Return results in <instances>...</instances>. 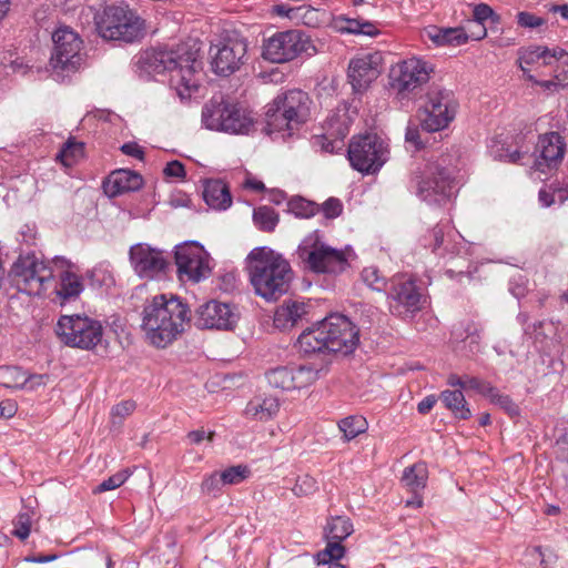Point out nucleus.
I'll return each instance as SVG.
<instances>
[{"label":"nucleus","mask_w":568,"mask_h":568,"mask_svg":"<svg viewBox=\"0 0 568 568\" xmlns=\"http://www.w3.org/2000/svg\"><path fill=\"white\" fill-rule=\"evenodd\" d=\"M133 64L140 75L174 72L171 85L181 100L189 99L199 89L200 82L195 74L201 63L197 61V50L191 49L187 44H180L170 50L146 49L134 57Z\"/></svg>","instance_id":"nucleus-1"},{"label":"nucleus","mask_w":568,"mask_h":568,"mask_svg":"<svg viewBox=\"0 0 568 568\" xmlns=\"http://www.w3.org/2000/svg\"><path fill=\"white\" fill-rule=\"evenodd\" d=\"M190 320L191 311L181 298L160 294L145 303L141 329L150 345L164 348L182 335Z\"/></svg>","instance_id":"nucleus-2"},{"label":"nucleus","mask_w":568,"mask_h":568,"mask_svg":"<svg viewBox=\"0 0 568 568\" xmlns=\"http://www.w3.org/2000/svg\"><path fill=\"white\" fill-rule=\"evenodd\" d=\"M9 276L19 291L29 295H42L52 287L51 301L63 306L71 297V271L48 267L34 254L20 255Z\"/></svg>","instance_id":"nucleus-3"},{"label":"nucleus","mask_w":568,"mask_h":568,"mask_svg":"<svg viewBox=\"0 0 568 568\" xmlns=\"http://www.w3.org/2000/svg\"><path fill=\"white\" fill-rule=\"evenodd\" d=\"M358 342V329L349 318L342 314H331L306 328L297 338V347L304 355L349 354Z\"/></svg>","instance_id":"nucleus-4"},{"label":"nucleus","mask_w":568,"mask_h":568,"mask_svg":"<svg viewBox=\"0 0 568 568\" xmlns=\"http://www.w3.org/2000/svg\"><path fill=\"white\" fill-rule=\"evenodd\" d=\"M246 271L255 293L266 301H276L287 293L293 280L290 263L266 246L255 247L250 252Z\"/></svg>","instance_id":"nucleus-5"},{"label":"nucleus","mask_w":568,"mask_h":568,"mask_svg":"<svg viewBox=\"0 0 568 568\" xmlns=\"http://www.w3.org/2000/svg\"><path fill=\"white\" fill-rule=\"evenodd\" d=\"M518 65L525 78L550 92L568 88V52L544 45H529L518 51Z\"/></svg>","instance_id":"nucleus-6"},{"label":"nucleus","mask_w":568,"mask_h":568,"mask_svg":"<svg viewBox=\"0 0 568 568\" xmlns=\"http://www.w3.org/2000/svg\"><path fill=\"white\" fill-rule=\"evenodd\" d=\"M87 16L95 20V28L104 40L133 43L144 37V20L126 4L105 8L99 19L93 8L89 7Z\"/></svg>","instance_id":"nucleus-7"},{"label":"nucleus","mask_w":568,"mask_h":568,"mask_svg":"<svg viewBox=\"0 0 568 568\" xmlns=\"http://www.w3.org/2000/svg\"><path fill=\"white\" fill-rule=\"evenodd\" d=\"M202 123L212 131L248 134L255 120L252 112L241 104L213 98L202 109Z\"/></svg>","instance_id":"nucleus-8"},{"label":"nucleus","mask_w":568,"mask_h":568,"mask_svg":"<svg viewBox=\"0 0 568 568\" xmlns=\"http://www.w3.org/2000/svg\"><path fill=\"white\" fill-rule=\"evenodd\" d=\"M410 189L429 205H442L452 196L453 180L446 168L427 162L412 173Z\"/></svg>","instance_id":"nucleus-9"},{"label":"nucleus","mask_w":568,"mask_h":568,"mask_svg":"<svg viewBox=\"0 0 568 568\" xmlns=\"http://www.w3.org/2000/svg\"><path fill=\"white\" fill-rule=\"evenodd\" d=\"M296 253L304 267L314 273L339 274L349 266L346 253L322 242L317 233L306 236Z\"/></svg>","instance_id":"nucleus-10"},{"label":"nucleus","mask_w":568,"mask_h":568,"mask_svg":"<svg viewBox=\"0 0 568 568\" xmlns=\"http://www.w3.org/2000/svg\"><path fill=\"white\" fill-rule=\"evenodd\" d=\"M434 67L430 62L410 57L390 69V85L400 99L416 95L429 81Z\"/></svg>","instance_id":"nucleus-11"},{"label":"nucleus","mask_w":568,"mask_h":568,"mask_svg":"<svg viewBox=\"0 0 568 568\" xmlns=\"http://www.w3.org/2000/svg\"><path fill=\"white\" fill-rule=\"evenodd\" d=\"M315 47L311 38L301 30L292 29L274 33L263 43L262 55L273 63L294 60L302 53L311 54Z\"/></svg>","instance_id":"nucleus-12"},{"label":"nucleus","mask_w":568,"mask_h":568,"mask_svg":"<svg viewBox=\"0 0 568 568\" xmlns=\"http://www.w3.org/2000/svg\"><path fill=\"white\" fill-rule=\"evenodd\" d=\"M351 165L361 173H375L387 161L388 149L376 134L354 136L348 145Z\"/></svg>","instance_id":"nucleus-13"},{"label":"nucleus","mask_w":568,"mask_h":568,"mask_svg":"<svg viewBox=\"0 0 568 568\" xmlns=\"http://www.w3.org/2000/svg\"><path fill=\"white\" fill-rule=\"evenodd\" d=\"M174 261L178 277L182 282L199 283L212 273L211 257L196 241H187L175 246Z\"/></svg>","instance_id":"nucleus-14"},{"label":"nucleus","mask_w":568,"mask_h":568,"mask_svg":"<svg viewBox=\"0 0 568 568\" xmlns=\"http://www.w3.org/2000/svg\"><path fill=\"white\" fill-rule=\"evenodd\" d=\"M456 109L457 102L450 91H432L420 115L422 128L427 132L447 128L455 118Z\"/></svg>","instance_id":"nucleus-15"},{"label":"nucleus","mask_w":568,"mask_h":568,"mask_svg":"<svg viewBox=\"0 0 568 568\" xmlns=\"http://www.w3.org/2000/svg\"><path fill=\"white\" fill-rule=\"evenodd\" d=\"M212 67L216 74L227 77L237 71L244 63L247 41L236 34L225 38L211 47Z\"/></svg>","instance_id":"nucleus-16"},{"label":"nucleus","mask_w":568,"mask_h":568,"mask_svg":"<svg viewBox=\"0 0 568 568\" xmlns=\"http://www.w3.org/2000/svg\"><path fill=\"white\" fill-rule=\"evenodd\" d=\"M130 263L141 278L153 280L164 273L169 261L164 253L149 244L132 245L129 251Z\"/></svg>","instance_id":"nucleus-17"},{"label":"nucleus","mask_w":568,"mask_h":568,"mask_svg":"<svg viewBox=\"0 0 568 568\" xmlns=\"http://www.w3.org/2000/svg\"><path fill=\"white\" fill-rule=\"evenodd\" d=\"M389 308L397 316H408L420 310L422 294L415 282L404 276L392 281Z\"/></svg>","instance_id":"nucleus-18"},{"label":"nucleus","mask_w":568,"mask_h":568,"mask_svg":"<svg viewBox=\"0 0 568 568\" xmlns=\"http://www.w3.org/2000/svg\"><path fill=\"white\" fill-rule=\"evenodd\" d=\"M53 51L50 59L51 77L58 82L69 79L71 72V30L60 27L52 33Z\"/></svg>","instance_id":"nucleus-19"},{"label":"nucleus","mask_w":568,"mask_h":568,"mask_svg":"<svg viewBox=\"0 0 568 568\" xmlns=\"http://www.w3.org/2000/svg\"><path fill=\"white\" fill-rule=\"evenodd\" d=\"M237 315L231 306L217 301H210L196 311V325L203 328L232 329Z\"/></svg>","instance_id":"nucleus-20"},{"label":"nucleus","mask_w":568,"mask_h":568,"mask_svg":"<svg viewBox=\"0 0 568 568\" xmlns=\"http://www.w3.org/2000/svg\"><path fill=\"white\" fill-rule=\"evenodd\" d=\"M381 57L378 54H363L351 60L348 64V80L355 92L365 91L381 74Z\"/></svg>","instance_id":"nucleus-21"},{"label":"nucleus","mask_w":568,"mask_h":568,"mask_svg":"<svg viewBox=\"0 0 568 568\" xmlns=\"http://www.w3.org/2000/svg\"><path fill=\"white\" fill-rule=\"evenodd\" d=\"M273 104L282 111V115L288 120L287 123H295L297 128L310 116L311 100L302 90H290L278 95Z\"/></svg>","instance_id":"nucleus-22"},{"label":"nucleus","mask_w":568,"mask_h":568,"mask_svg":"<svg viewBox=\"0 0 568 568\" xmlns=\"http://www.w3.org/2000/svg\"><path fill=\"white\" fill-rule=\"evenodd\" d=\"M565 148V139L558 132L541 135L536 146L538 158L535 161V170L546 173L547 169L556 166L564 158Z\"/></svg>","instance_id":"nucleus-23"},{"label":"nucleus","mask_w":568,"mask_h":568,"mask_svg":"<svg viewBox=\"0 0 568 568\" xmlns=\"http://www.w3.org/2000/svg\"><path fill=\"white\" fill-rule=\"evenodd\" d=\"M102 335L103 327L100 321L73 314V347L92 349L102 341Z\"/></svg>","instance_id":"nucleus-24"},{"label":"nucleus","mask_w":568,"mask_h":568,"mask_svg":"<svg viewBox=\"0 0 568 568\" xmlns=\"http://www.w3.org/2000/svg\"><path fill=\"white\" fill-rule=\"evenodd\" d=\"M142 185L143 179L139 173L119 169L109 174L102 183V189L106 196L115 197L126 192L138 191Z\"/></svg>","instance_id":"nucleus-25"},{"label":"nucleus","mask_w":568,"mask_h":568,"mask_svg":"<svg viewBox=\"0 0 568 568\" xmlns=\"http://www.w3.org/2000/svg\"><path fill=\"white\" fill-rule=\"evenodd\" d=\"M450 342L454 349L468 356L479 351L480 327L474 322L456 325L452 331Z\"/></svg>","instance_id":"nucleus-26"},{"label":"nucleus","mask_w":568,"mask_h":568,"mask_svg":"<svg viewBox=\"0 0 568 568\" xmlns=\"http://www.w3.org/2000/svg\"><path fill=\"white\" fill-rule=\"evenodd\" d=\"M308 313V305L301 300H286L275 311L274 325L280 329L294 327Z\"/></svg>","instance_id":"nucleus-27"},{"label":"nucleus","mask_w":568,"mask_h":568,"mask_svg":"<svg viewBox=\"0 0 568 568\" xmlns=\"http://www.w3.org/2000/svg\"><path fill=\"white\" fill-rule=\"evenodd\" d=\"M280 410V402L275 396L256 395L244 409L246 418L258 422H267L274 418Z\"/></svg>","instance_id":"nucleus-28"},{"label":"nucleus","mask_w":568,"mask_h":568,"mask_svg":"<svg viewBox=\"0 0 568 568\" xmlns=\"http://www.w3.org/2000/svg\"><path fill=\"white\" fill-rule=\"evenodd\" d=\"M84 282L93 288H100L113 284V276L102 266L88 270L83 276L73 273V301L83 292Z\"/></svg>","instance_id":"nucleus-29"},{"label":"nucleus","mask_w":568,"mask_h":568,"mask_svg":"<svg viewBox=\"0 0 568 568\" xmlns=\"http://www.w3.org/2000/svg\"><path fill=\"white\" fill-rule=\"evenodd\" d=\"M203 199L214 210H226L232 204L230 190L221 180H209L205 182Z\"/></svg>","instance_id":"nucleus-30"},{"label":"nucleus","mask_w":568,"mask_h":568,"mask_svg":"<svg viewBox=\"0 0 568 568\" xmlns=\"http://www.w3.org/2000/svg\"><path fill=\"white\" fill-rule=\"evenodd\" d=\"M288 120L282 115V111L274 106L272 103L268 105L266 111V125L264 128V132L276 139L278 135L282 139L291 136L293 131L297 129L295 123H286Z\"/></svg>","instance_id":"nucleus-31"},{"label":"nucleus","mask_w":568,"mask_h":568,"mask_svg":"<svg viewBox=\"0 0 568 568\" xmlns=\"http://www.w3.org/2000/svg\"><path fill=\"white\" fill-rule=\"evenodd\" d=\"M427 37L439 47H458L465 44L469 36L464 28H436L430 27L426 30Z\"/></svg>","instance_id":"nucleus-32"},{"label":"nucleus","mask_w":568,"mask_h":568,"mask_svg":"<svg viewBox=\"0 0 568 568\" xmlns=\"http://www.w3.org/2000/svg\"><path fill=\"white\" fill-rule=\"evenodd\" d=\"M453 235L454 232L448 224H438L425 236L424 245L430 246L432 251L440 256H444L446 253L454 254V246L450 245V240L446 239Z\"/></svg>","instance_id":"nucleus-33"},{"label":"nucleus","mask_w":568,"mask_h":568,"mask_svg":"<svg viewBox=\"0 0 568 568\" xmlns=\"http://www.w3.org/2000/svg\"><path fill=\"white\" fill-rule=\"evenodd\" d=\"M73 562L77 568H111V557L99 549H84L73 551Z\"/></svg>","instance_id":"nucleus-34"},{"label":"nucleus","mask_w":568,"mask_h":568,"mask_svg":"<svg viewBox=\"0 0 568 568\" xmlns=\"http://www.w3.org/2000/svg\"><path fill=\"white\" fill-rule=\"evenodd\" d=\"M444 406L449 409L456 418L469 419L471 412L460 389H445L439 395Z\"/></svg>","instance_id":"nucleus-35"},{"label":"nucleus","mask_w":568,"mask_h":568,"mask_svg":"<svg viewBox=\"0 0 568 568\" xmlns=\"http://www.w3.org/2000/svg\"><path fill=\"white\" fill-rule=\"evenodd\" d=\"M427 479L428 469L423 462L406 467L402 476L404 486L414 494H418L426 487Z\"/></svg>","instance_id":"nucleus-36"},{"label":"nucleus","mask_w":568,"mask_h":568,"mask_svg":"<svg viewBox=\"0 0 568 568\" xmlns=\"http://www.w3.org/2000/svg\"><path fill=\"white\" fill-rule=\"evenodd\" d=\"M474 21L471 22L475 28H479L478 33H473L471 37L475 40H480L486 37L487 30L485 21L491 20L494 23H498L500 17L494 12V10L486 3H479L474 7L473 10Z\"/></svg>","instance_id":"nucleus-37"},{"label":"nucleus","mask_w":568,"mask_h":568,"mask_svg":"<svg viewBox=\"0 0 568 568\" xmlns=\"http://www.w3.org/2000/svg\"><path fill=\"white\" fill-rule=\"evenodd\" d=\"M353 524L347 517L336 516L327 521L325 536L327 540L343 541L353 532Z\"/></svg>","instance_id":"nucleus-38"},{"label":"nucleus","mask_w":568,"mask_h":568,"mask_svg":"<svg viewBox=\"0 0 568 568\" xmlns=\"http://www.w3.org/2000/svg\"><path fill=\"white\" fill-rule=\"evenodd\" d=\"M36 511L30 507H23L13 519V529L11 534L20 540H26L33 527L36 520Z\"/></svg>","instance_id":"nucleus-39"},{"label":"nucleus","mask_w":568,"mask_h":568,"mask_svg":"<svg viewBox=\"0 0 568 568\" xmlns=\"http://www.w3.org/2000/svg\"><path fill=\"white\" fill-rule=\"evenodd\" d=\"M338 428L343 433L344 439L349 442L365 433L368 428V424L363 416L352 415L339 420Z\"/></svg>","instance_id":"nucleus-40"},{"label":"nucleus","mask_w":568,"mask_h":568,"mask_svg":"<svg viewBox=\"0 0 568 568\" xmlns=\"http://www.w3.org/2000/svg\"><path fill=\"white\" fill-rule=\"evenodd\" d=\"M268 384L283 390L294 389L292 367H277L266 374Z\"/></svg>","instance_id":"nucleus-41"},{"label":"nucleus","mask_w":568,"mask_h":568,"mask_svg":"<svg viewBox=\"0 0 568 568\" xmlns=\"http://www.w3.org/2000/svg\"><path fill=\"white\" fill-rule=\"evenodd\" d=\"M255 225L264 232H272L278 223V214L271 206H260L253 212Z\"/></svg>","instance_id":"nucleus-42"},{"label":"nucleus","mask_w":568,"mask_h":568,"mask_svg":"<svg viewBox=\"0 0 568 568\" xmlns=\"http://www.w3.org/2000/svg\"><path fill=\"white\" fill-rule=\"evenodd\" d=\"M294 376V389L307 387L315 383L320 377V369L312 365H300L292 367Z\"/></svg>","instance_id":"nucleus-43"},{"label":"nucleus","mask_w":568,"mask_h":568,"mask_svg":"<svg viewBox=\"0 0 568 568\" xmlns=\"http://www.w3.org/2000/svg\"><path fill=\"white\" fill-rule=\"evenodd\" d=\"M334 122H335V119L332 118L328 122L329 128L327 130V134L329 136H334L335 140L329 141L326 135L322 136V140L326 141V142H323L322 146L326 152H329V153H333L335 149H338L339 145H337V144L342 143L343 139L348 134V125L346 124L345 121L341 124H337L336 128L334 126Z\"/></svg>","instance_id":"nucleus-44"},{"label":"nucleus","mask_w":568,"mask_h":568,"mask_svg":"<svg viewBox=\"0 0 568 568\" xmlns=\"http://www.w3.org/2000/svg\"><path fill=\"white\" fill-rule=\"evenodd\" d=\"M345 555V547L342 541L327 540L326 547L317 552L316 560L320 565H329L331 562H339Z\"/></svg>","instance_id":"nucleus-45"},{"label":"nucleus","mask_w":568,"mask_h":568,"mask_svg":"<svg viewBox=\"0 0 568 568\" xmlns=\"http://www.w3.org/2000/svg\"><path fill=\"white\" fill-rule=\"evenodd\" d=\"M288 211L296 217L308 219L314 216L320 211V206L306 199L293 197L288 202Z\"/></svg>","instance_id":"nucleus-46"},{"label":"nucleus","mask_w":568,"mask_h":568,"mask_svg":"<svg viewBox=\"0 0 568 568\" xmlns=\"http://www.w3.org/2000/svg\"><path fill=\"white\" fill-rule=\"evenodd\" d=\"M11 374L16 376L14 387H26L34 389L39 386L45 385L48 376L42 374H33L27 376V374L19 368L11 369Z\"/></svg>","instance_id":"nucleus-47"},{"label":"nucleus","mask_w":568,"mask_h":568,"mask_svg":"<svg viewBox=\"0 0 568 568\" xmlns=\"http://www.w3.org/2000/svg\"><path fill=\"white\" fill-rule=\"evenodd\" d=\"M251 474V470L245 465L231 466L220 473L224 485H237L245 480Z\"/></svg>","instance_id":"nucleus-48"},{"label":"nucleus","mask_w":568,"mask_h":568,"mask_svg":"<svg viewBox=\"0 0 568 568\" xmlns=\"http://www.w3.org/2000/svg\"><path fill=\"white\" fill-rule=\"evenodd\" d=\"M362 278L371 288L375 291H383L387 285L386 278L375 266L365 267L362 271Z\"/></svg>","instance_id":"nucleus-49"},{"label":"nucleus","mask_w":568,"mask_h":568,"mask_svg":"<svg viewBox=\"0 0 568 568\" xmlns=\"http://www.w3.org/2000/svg\"><path fill=\"white\" fill-rule=\"evenodd\" d=\"M135 402L123 400L114 405L111 409V423L113 426H121L123 419L135 410Z\"/></svg>","instance_id":"nucleus-50"},{"label":"nucleus","mask_w":568,"mask_h":568,"mask_svg":"<svg viewBox=\"0 0 568 568\" xmlns=\"http://www.w3.org/2000/svg\"><path fill=\"white\" fill-rule=\"evenodd\" d=\"M129 470H121L112 476H110L108 479H104L102 483H100L95 488L94 493H103L108 490H113L115 488H119L122 486L128 478L130 477Z\"/></svg>","instance_id":"nucleus-51"},{"label":"nucleus","mask_w":568,"mask_h":568,"mask_svg":"<svg viewBox=\"0 0 568 568\" xmlns=\"http://www.w3.org/2000/svg\"><path fill=\"white\" fill-rule=\"evenodd\" d=\"M465 389H474L475 392L487 398H490V396L494 394L496 389V387H494L489 382L475 376L465 375Z\"/></svg>","instance_id":"nucleus-52"},{"label":"nucleus","mask_w":568,"mask_h":568,"mask_svg":"<svg viewBox=\"0 0 568 568\" xmlns=\"http://www.w3.org/2000/svg\"><path fill=\"white\" fill-rule=\"evenodd\" d=\"M345 26L341 27L342 31L349 33H362L366 36H373L377 33L376 28L371 22H361L356 19H345Z\"/></svg>","instance_id":"nucleus-53"},{"label":"nucleus","mask_w":568,"mask_h":568,"mask_svg":"<svg viewBox=\"0 0 568 568\" xmlns=\"http://www.w3.org/2000/svg\"><path fill=\"white\" fill-rule=\"evenodd\" d=\"M490 402L498 405L501 409H504L509 416L519 415L518 405L508 396L499 394L496 388L494 394L490 396Z\"/></svg>","instance_id":"nucleus-54"},{"label":"nucleus","mask_w":568,"mask_h":568,"mask_svg":"<svg viewBox=\"0 0 568 568\" xmlns=\"http://www.w3.org/2000/svg\"><path fill=\"white\" fill-rule=\"evenodd\" d=\"M317 489L316 480L310 475L300 476L293 487L294 495L307 496L313 494Z\"/></svg>","instance_id":"nucleus-55"},{"label":"nucleus","mask_w":568,"mask_h":568,"mask_svg":"<svg viewBox=\"0 0 568 568\" xmlns=\"http://www.w3.org/2000/svg\"><path fill=\"white\" fill-rule=\"evenodd\" d=\"M54 332L64 345L71 346V316L62 315L57 323Z\"/></svg>","instance_id":"nucleus-56"},{"label":"nucleus","mask_w":568,"mask_h":568,"mask_svg":"<svg viewBox=\"0 0 568 568\" xmlns=\"http://www.w3.org/2000/svg\"><path fill=\"white\" fill-rule=\"evenodd\" d=\"M517 23L521 28L535 29L544 26L546 23V20L534 13L521 11L517 14Z\"/></svg>","instance_id":"nucleus-57"},{"label":"nucleus","mask_w":568,"mask_h":568,"mask_svg":"<svg viewBox=\"0 0 568 568\" xmlns=\"http://www.w3.org/2000/svg\"><path fill=\"white\" fill-rule=\"evenodd\" d=\"M224 486V483L222 480V477L219 473H213L204 478L202 481L201 488L202 491L205 494H213L215 495L219 493L222 487Z\"/></svg>","instance_id":"nucleus-58"},{"label":"nucleus","mask_w":568,"mask_h":568,"mask_svg":"<svg viewBox=\"0 0 568 568\" xmlns=\"http://www.w3.org/2000/svg\"><path fill=\"white\" fill-rule=\"evenodd\" d=\"M567 193L568 192L565 190H557L556 192H551L550 190L541 189L539 191L538 199L542 206L548 207L555 203L556 196L560 202H564L568 197Z\"/></svg>","instance_id":"nucleus-59"},{"label":"nucleus","mask_w":568,"mask_h":568,"mask_svg":"<svg viewBox=\"0 0 568 568\" xmlns=\"http://www.w3.org/2000/svg\"><path fill=\"white\" fill-rule=\"evenodd\" d=\"M321 210L323 211L325 217L334 219L342 213L343 205L338 199L329 197L322 204Z\"/></svg>","instance_id":"nucleus-60"},{"label":"nucleus","mask_w":568,"mask_h":568,"mask_svg":"<svg viewBox=\"0 0 568 568\" xmlns=\"http://www.w3.org/2000/svg\"><path fill=\"white\" fill-rule=\"evenodd\" d=\"M405 141L407 144L412 145L414 149L418 150L423 146V142L420 140V133L417 125L413 123H408L405 133Z\"/></svg>","instance_id":"nucleus-61"},{"label":"nucleus","mask_w":568,"mask_h":568,"mask_svg":"<svg viewBox=\"0 0 568 568\" xmlns=\"http://www.w3.org/2000/svg\"><path fill=\"white\" fill-rule=\"evenodd\" d=\"M163 173L168 178H184L185 169H184V165L180 161L174 160V161L169 162L165 165Z\"/></svg>","instance_id":"nucleus-62"},{"label":"nucleus","mask_w":568,"mask_h":568,"mask_svg":"<svg viewBox=\"0 0 568 568\" xmlns=\"http://www.w3.org/2000/svg\"><path fill=\"white\" fill-rule=\"evenodd\" d=\"M120 150L125 155L133 156L139 160L144 159V151L136 142H126L121 145Z\"/></svg>","instance_id":"nucleus-63"},{"label":"nucleus","mask_w":568,"mask_h":568,"mask_svg":"<svg viewBox=\"0 0 568 568\" xmlns=\"http://www.w3.org/2000/svg\"><path fill=\"white\" fill-rule=\"evenodd\" d=\"M436 403H437L436 396L428 395L418 403L417 410L419 414L425 415L433 409V407L435 406Z\"/></svg>","instance_id":"nucleus-64"}]
</instances>
